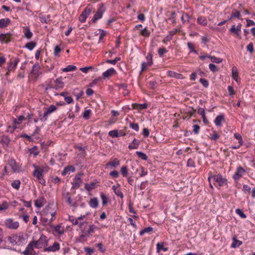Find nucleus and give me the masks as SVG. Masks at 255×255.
<instances>
[{
    "mask_svg": "<svg viewBox=\"0 0 255 255\" xmlns=\"http://www.w3.org/2000/svg\"><path fill=\"white\" fill-rule=\"evenodd\" d=\"M225 121V117L223 114L218 116L214 121V123L217 127H221L222 126V123Z\"/></svg>",
    "mask_w": 255,
    "mask_h": 255,
    "instance_id": "nucleus-20",
    "label": "nucleus"
},
{
    "mask_svg": "<svg viewBox=\"0 0 255 255\" xmlns=\"http://www.w3.org/2000/svg\"><path fill=\"white\" fill-rule=\"evenodd\" d=\"M105 11L106 8L104 6V4L103 3L100 4L97 11H96L92 18L93 22H97V20L102 18V17H103V15Z\"/></svg>",
    "mask_w": 255,
    "mask_h": 255,
    "instance_id": "nucleus-7",
    "label": "nucleus"
},
{
    "mask_svg": "<svg viewBox=\"0 0 255 255\" xmlns=\"http://www.w3.org/2000/svg\"><path fill=\"white\" fill-rule=\"evenodd\" d=\"M25 66L24 65L21 67L20 70L18 71V77L21 78L24 77L25 74Z\"/></svg>",
    "mask_w": 255,
    "mask_h": 255,
    "instance_id": "nucleus-54",
    "label": "nucleus"
},
{
    "mask_svg": "<svg viewBox=\"0 0 255 255\" xmlns=\"http://www.w3.org/2000/svg\"><path fill=\"white\" fill-rule=\"evenodd\" d=\"M236 214L240 216V217L242 219H246L247 218L246 215L243 212V211L240 209H237L235 211Z\"/></svg>",
    "mask_w": 255,
    "mask_h": 255,
    "instance_id": "nucleus-55",
    "label": "nucleus"
},
{
    "mask_svg": "<svg viewBox=\"0 0 255 255\" xmlns=\"http://www.w3.org/2000/svg\"><path fill=\"white\" fill-rule=\"evenodd\" d=\"M34 245L30 242L27 246L25 251L23 252L24 255H38V254L34 250Z\"/></svg>",
    "mask_w": 255,
    "mask_h": 255,
    "instance_id": "nucleus-10",
    "label": "nucleus"
},
{
    "mask_svg": "<svg viewBox=\"0 0 255 255\" xmlns=\"http://www.w3.org/2000/svg\"><path fill=\"white\" fill-rule=\"evenodd\" d=\"M54 231L59 234L62 235L64 233V228L63 227L61 226L60 225H57L53 227Z\"/></svg>",
    "mask_w": 255,
    "mask_h": 255,
    "instance_id": "nucleus-39",
    "label": "nucleus"
},
{
    "mask_svg": "<svg viewBox=\"0 0 255 255\" xmlns=\"http://www.w3.org/2000/svg\"><path fill=\"white\" fill-rule=\"evenodd\" d=\"M109 135L113 138L119 137L118 130L115 129L111 130L109 132Z\"/></svg>",
    "mask_w": 255,
    "mask_h": 255,
    "instance_id": "nucleus-51",
    "label": "nucleus"
},
{
    "mask_svg": "<svg viewBox=\"0 0 255 255\" xmlns=\"http://www.w3.org/2000/svg\"><path fill=\"white\" fill-rule=\"evenodd\" d=\"M92 10V6L89 5L84 9L82 13L84 14L86 17H88L91 13Z\"/></svg>",
    "mask_w": 255,
    "mask_h": 255,
    "instance_id": "nucleus-44",
    "label": "nucleus"
},
{
    "mask_svg": "<svg viewBox=\"0 0 255 255\" xmlns=\"http://www.w3.org/2000/svg\"><path fill=\"white\" fill-rule=\"evenodd\" d=\"M247 173V171L241 166H237L236 171L233 175V178L235 181L239 180L241 177L244 176Z\"/></svg>",
    "mask_w": 255,
    "mask_h": 255,
    "instance_id": "nucleus-8",
    "label": "nucleus"
},
{
    "mask_svg": "<svg viewBox=\"0 0 255 255\" xmlns=\"http://www.w3.org/2000/svg\"><path fill=\"white\" fill-rule=\"evenodd\" d=\"M164 245V243H158L156 244V250L157 253H159L161 251L163 252H167L168 250V248L167 247H165Z\"/></svg>",
    "mask_w": 255,
    "mask_h": 255,
    "instance_id": "nucleus-36",
    "label": "nucleus"
},
{
    "mask_svg": "<svg viewBox=\"0 0 255 255\" xmlns=\"http://www.w3.org/2000/svg\"><path fill=\"white\" fill-rule=\"evenodd\" d=\"M100 197L102 201V204L103 206H105L107 204L108 202V198L106 195L103 192L100 194Z\"/></svg>",
    "mask_w": 255,
    "mask_h": 255,
    "instance_id": "nucleus-46",
    "label": "nucleus"
},
{
    "mask_svg": "<svg viewBox=\"0 0 255 255\" xmlns=\"http://www.w3.org/2000/svg\"><path fill=\"white\" fill-rule=\"evenodd\" d=\"M121 172L124 177H128V171L127 166L124 165L121 168Z\"/></svg>",
    "mask_w": 255,
    "mask_h": 255,
    "instance_id": "nucleus-41",
    "label": "nucleus"
},
{
    "mask_svg": "<svg viewBox=\"0 0 255 255\" xmlns=\"http://www.w3.org/2000/svg\"><path fill=\"white\" fill-rule=\"evenodd\" d=\"M200 82L202 84V85L205 87L207 88L209 86V82L205 79L201 78L199 80Z\"/></svg>",
    "mask_w": 255,
    "mask_h": 255,
    "instance_id": "nucleus-63",
    "label": "nucleus"
},
{
    "mask_svg": "<svg viewBox=\"0 0 255 255\" xmlns=\"http://www.w3.org/2000/svg\"><path fill=\"white\" fill-rule=\"evenodd\" d=\"M4 171L7 172V170H11L13 173L16 172V161L11 159L8 160L7 165L4 167Z\"/></svg>",
    "mask_w": 255,
    "mask_h": 255,
    "instance_id": "nucleus-11",
    "label": "nucleus"
},
{
    "mask_svg": "<svg viewBox=\"0 0 255 255\" xmlns=\"http://www.w3.org/2000/svg\"><path fill=\"white\" fill-rule=\"evenodd\" d=\"M16 67V58L11 59L9 62L8 63L7 65V70L8 72L6 73V75H8L9 73L12 71H14L15 68Z\"/></svg>",
    "mask_w": 255,
    "mask_h": 255,
    "instance_id": "nucleus-16",
    "label": "nucleus"
},
{
    "mask_svg": "<svg viewBox=\"0 0 255 255\" xmlns=\"http://www.w3.org/2000/svg\"><path fill=\"white\" fill-rule=\"evenodd\" d=\"M10 20L8 18H1L0 19V27L4 28L6 27L9 23Z\"/></svg>",
    "mask_w": 255,
    "mask_h": 255,
    "instance_id": "nucleus-35",
    "label": "nucleus"
},
{
    "mask_svg": "<svg viewBox=\"0 0 255 255\" xmlns=\"http://www.w3.org/2000/svg\"><path fill=\"white\" fill-rule=\"evenodd\" d=\"M91 113L92 111L90 109L86 110L83 114V117L85 120H88Z\"/></svg>",
    "mask_w": 255,
    "mask_h": 255,
    "instance_id": "nucleus-50",
    "label": "nucleus"
},
{
    "mask_svg": "<svg viewBox=\"0 0 255 255\" xmlns=\"http://www.w3.org/2000/svg\"><path fill=\"white\" fill-rule=\"evenodd\" d=\"M235 138L238 140V146L237 147H231L232 149H238L243 144V140L242 136L238 133H235L234 135Z\"/></svg>",
    "mask_w": 255,
    "mask_h": 255,
    "instance_id": "nucleus-23",
    "label": "nucleus"
},
{
    "mask_svg": "<svg viewBox=\"0 0 255 255\" xmlns=\"http://www.w3.org/2000/svg\"><path fill=\"white\" fill-rule=\"evenodd\" d=\"M57 109V107L53 105H50L48 107L44 108V113L43 114V118L44 120H47L49 116L56 112Z\"/></svg>",
    "mask_w": 255,
    "mask_h": 255,
    "instance_id": "nucleus-9",
    "label": "nucleus"
},
{
    "mask_svg": "<svg viewBox=\"0 0 255 255\" xmlns=\"http://www.w3.org/2000/svg\"><path fill=\"white\" fill-rule=\"evenodd\" d=\"M152 64L153 63H150L148 61L142 62L141 65V72L145 71L148 67L151 66Z\"/></svg>",
    "mask_w": 255,
    "mask_h": 255,
    "instance_id": "nucleus-43",
    "label": "nucleus"
},
{
    "mask_svg": "<svg viewBox=\"0 0 255 255\" xmlns=\"http://www.w3.org/2000/svg\"><path fill=\"white\" fill-rule=\"evenodd\" d=\"M167 51L166 49L164 47H160L157 50L158 54L160 57H163L164 55L166 53Z\"/></svg>",
    "mask_w": 255,
    "mask_h": 255,
    "instance_id": "nucleus-45",
    "label": "nucleus"
},
{
    "mask_svg": "<svg viewBox=\"0 0 255 255\" xmlns=\"http://www.w3.org/2000/svg\"><path fill=\"white\" fill-rule=\"evenodd\" d=\"M135 153L138 156V157H139L141 159L144 160L147 159V156L145 153L139 151H137Z\"/></svg>",
    "mask_w": 255,
    "mask_h": 255,
    "instance_id": "nucleus-52",
    "label": "nucleus"
},
{
    "mask_svg": "<svg viewBox=\"0 0 255 255\" xmlns=\"http://www.w3.org/2000/svg\"><path fill=\"white\" fill-rule=\"evenodd\" d=\"M120 164V161L118 158H114L106 163V168H109L110 167L116 168Z\"/></svg>",
    "mask_w": 255,
    "mask_h": 255,
    "instance_id": "nucleus-17",
    "label": "nucleus"
},
{
    "mask_svg": "<svg viewBox=\"0 0 255 255\" xmlns=\"http://www.w3.org/2000/svg\"><path fill=\"white\" fill-rule=\"evenodd\" d=\"M62 196L63 200H65V202L68 205L71 206L73 205L71 198V193L70 192L64 191L62 192Z\"/></svg>",
    "mask_w": 255,
    "mask_h": 255,
    "instance_id": "nucleus-15",
    "label": "nucleus"
},
{
    "mask_svg": "<svg viewBox=\"0 0 255 255\" xmlns=\"http://www.w3.org/2000/svg\"><path fill=\"white\" fill-rule=\"evenodd\" d=\"M5 226L10 229H16V222H14L12 219H6L5 221Z\"/></svg>",
    "mask_w": 255,
    "mask_h": 255,
    "instance_id": "nucleus-22",
    "label": "nucleus"
},
{
    "mask_svg": "<svg viewBox=\"0 0 255 255\" xmlns=\"http://www.w3.org/2000/svg\"><path fill=\"white\" fill-rule=\"evenodd\" d=\"M197 21L198 24L202 26H206L207 25L208 21L205 16L200 15L197 19Z\"/></svg>",
    "mask_w": 255,
    "mask_h": 255,
    "instance_id": "nucleus-33",
    "label": "nucleus"
},
{
    "mask_svg": "<svg viewBox=\"0 0 255 255\" xmlns=\"http://www.w3.org/2000/svg\"><path fill=\"white\" fill-rule=\"evenodd\" d=\"M85 217H86L85 215H83V216L81 215L78 218H75L73 216H69L68 220L70 222H71L72 223V224L74 225H79L80 226V223H82L81 222V220H82Z\"/></svg>",
    "mask_w": 255,
    "mask_h": 255,
    "instance_id": "nucleus-12",
    "label": "nucleus"
},
{
    "mask_svg": "<svg viewBox=\"0 0 255 255\" xmlns=\"http://www.w3.org/2000/svg\"><path fill=\"white\" fill-rule=\"evenodd\" d=\"M13 124L12 126L7 127L6 129V131L7 132L13 133L16 129V119H13Z\"/></svg>",
    "mask_w": 255,
    "mask_h": 255,
    "instance_id": "nucleus-42",
    "label": "nucleus"
},
{
    "mask_svg": "<svg viewBox=\"0 0 255 255\" xmlns=\"http://www.w3.org/2000/svg\"><path fill=\"white\" fill-rule=\"evenodd\" d=\"M116 73V71L114 68H111L103 73V77L104 78H109Z\"/></svg>",
    "mask_w": 255,
    "mask_h": 255,
    "instance_id": "nucleus-21",
    "label": "nucleus"
},
{
    "mask_svg": "<svg viewBox=\"0 0 255 255\" xmlns=\"http://www.w3.org/2000/svg\"><path fill=\"white\" fill-rule=\"evenodd\" d=\"M140 144V141L135 138H134L133 141L130 143L128 146L129 149H136L138 148Z\"/></svg>",
    "mask_w": 255,
    "mask_h": 255,
    "instance_id": "nucleus-24",
    "label": "nucleus"
},
{
    "mask_svg": "<svg viewBox=\"0 0 255 255\" xmlns=\"http://www.w3.org/2000/svg\"><path fill=\"white\" fill-rule=\"evenodd\" d=\"M61 51V49L59 46H56L54 49V55L55 56H59V53Z\"/></svg>",
    "mask_w": 255,
    "mask_h": 255,
    "instance_id": "nucleus-61",
    "label": "nucleus"
},
{
    "mask_svg": "<svg viewBox=\"0 0 255 255\" xmlns=\"http://www.w3.org/2000/svg\"><path fill=\"white\" fill-rule=\"evenodd\" d=\"M31 242L34 245V247L36 249H41L42 247H44L45 248H46L48 245L47 237L43 234L40 236L38 240Z\"/></svg>",
    "mask_w": 255,
    "mask_h": 255,
    "instance_id": "nucleus-5",
    "label": "nucleus"
},
{
    "mask_svg": "<svg viewBox=\"0 0 255 255\" xmlns=\"http://www.w3.org/2000/svg\"><path fill=\"white\" fill-rule=\"evenodd\" d=\"M132 107L134 109L141 110L143 109H146L147 108V104L146 103L144 104H137L134 103L131 105Z\"/></svg>",
    "mask_w": 255,
    "mask_h": 255,
    "instance_id": "nucleus-29",
    "label": "nucleus"
},
{
    "mask_svg": "<svg viewBox=\"0 0 255 255\" xmlns=\"http://www.w3.org/2000/svg\"><path fill=\"white\" fill-rule=\"evenodd\" d=\"M242 190L245 194L251 193V188L248 185H244Z\"/></svg>",
    "mask_w": 255,
    "mask_h": 255,
    "instance_id": "nucleus-59",
    "label": "nucleus"
},
{
    "mask_svg": "<svg viewBox=\"0 0 255 255\" xmlns=\"http://www.w3.org/2000/svg\"><path fill=\"white\" fill-rule=\"evenodd\" d=\"M87 229L89 232L90 235H91V234L94 233L95 231L98 229V228L95 225H91L87 227Z\"/></svg>",
    "mask_w": 255,
    "mask_h": 255,
    "instance_id": "nucleus-58",
    "label": "nucleus"
},
{
    "mask_svg": "<svg viewBox=\"0 0 255 255\" xmlns=\"http://www.w3.org/2000/svg\"><path fill=\"white\" fill-rule=\"evenodd\" d=\"M60 244L57 242H54L52 246L44 249V252H55L60 250Z\"/></svg>",
    "mask_w": 255,
    "mask_h": 255,
    "instance_id": "nucleus-14",
    "label": "nucleus"
},
{
    "mask_svg": "<svg viewBox=\"0 0 255 255\" xmlns=\"http://www.w3.org/2000/svg\"><path fill=\"white\" fill-rule=\"evenodd\" d=\"M35 46L36 43L33 41L27 43L25 46V47L29 50H33Z\"/></svg>",
    "mask_w": 255,
    "mask_h": 255,
    "instance_id": "nucleus-48",
    "label": "nucleus"
},
{
    "mask_svg": "<svg viewBox=\"0 0 255 255\" xmlns=\"http://www.w3.org/2000/svg\"><path fill=\"white\" fill-rule=\"evenodd\" d=\"M33 166L34 168V170L33 172V176L36 177V180L39 181V183L43 186H45L46 181L43 178L44 169L35 164H33Z\"/></svg>",
    "mask_w": 255,
    "mask_h": 255,
    "instance_id": "nucleus-2",
    "label": "nucleus"
},
{
    "mask_svg": "<svg viewBox=\"0 0 255 255\" xmlns=\"http://www.w3.org/2000/svg\"><path fill=\"white\" fill-rule=\"evenodd\" d=\"M208 179L210 183H211V180L212 179L214 181V185L216 187L223 186L224 184H226L227 182V179L223 177L220 174L211 175L209 176Z\"/></svg>",
    "mask_w": 255,
    "mask_h": 255,
    "instance_id": "nucleus-1",
    "label": "nucleus"
},
{
    "mask_svg": "<svg viewBox=\"0 0 255 255\" xmlns=\"http://www.w3.org/2000/svg\"><path fill=\"white\" fill-rule=\"evenodd\" d=\"M209 68L212 72H216L218 71V69L217 68L216 65L214 64H210L209 65Z\"/></svg>",
    "mask_w": 255,
    "mask_h": 255,
    "instance_id": "nucleus-64",
    "label": "nucleus"
},
{
    "mask_svg": "<svg viewBox=\"0 0 255 255\" xmlns=\"http://www.w3.org/2000/svg\"><path fill=\"white\" fill-rule=\"evenodd\" d=\"M9 141L10 139L9 137L6 135H3L0 138V143L5 148L8 147Z\"/></svg>",
    "mask_w": 255,
    "mask_h": 255,
    "instance_id": "nucleus-28",
    "label": "nucleus"
},
{
    "mask_svg": "<svg viewBox=\"0 0 255 255\" xmlns=\"http://www.w3.org/2000/svg\"><path fill=\"white\" fill-rule=\"evenodd\" d=\"M211 130L212 132L210 133L209 137L211 140L217 141L220 138L221 135L220 133L214 129L213 128H212Z\"/></svg>",
    "mask_w": 255,
    "mask_h": 255,
    "instance_id": "nucleus-18",
    "label": "nucleus"
},
{
    "mask_svg": "<svg viewBox=\"0 0 255 255\" xmlns=\"http://www.w3.org/2000/svg\"><path fill=\"white\" fill-rule=\"evenodd\" d=\"M242 242L237 239L236 237L233 238V243L232 244L231 247L233 248H236L239 247L242 244Z\"/></svg>",
    "mask_w": 255,
    "mask_h": 255,
    "instance_id": "nucleus-40",
    "label": "nucleus"
},
{
    "mask_svg": "<svg viewBox=\"0 0 255 255\" xmlns=\"http://www.w3.org/2000/svg\"><path fill=\"white\" fill-rule=\"evenodd\" d=\"M232 76L233 79L236 82H238L239 80V74L237 68L234 66L232 69Z\"/></svg>",
    "mask_w": 255,
    "mask_h": 255,
    "instance_id": "nucleus-34",
    "label": "nucleus"
},
{
    "mask_svg": "<svg viewBox=\"0 0 255 255\" xmlns=\"http://www.w3.org/2000/svg\"><path fill=\"white\" fill-rule=\"evenodd\" d=\"M75 171V168L72 165H68L65 167L62 171L61 174L65 176L67 174H70V172H74Z\"/></svg>",
    "mask_w": 255,
    "mask_h": 255,
    "instance_id": "nucleus-25",
    "label": "nucleus"
},
{
    "mask_svg": "<svg viewBox=\"0 0 255 255\" xmlns=\"http://www.w3.org/2000/svg\"><path fill=\"white\" fill-rule=\"evenodd\" d=\"M238 29L236 27L235 25H233L232 27L230 29L229 32L232 34H234L236 35H240V31L237 30Z\"/></svg>",
    "mask_w": 255,
    "mask_h": 255,
    "instance_id": "nucleus-49",
    "label": "nucleus"
},
{
    "mask_svg": "<svg viewBox=\"0 0 255 255\" xmlns=\"http://www.w3.org/2000/svg\"><path fill=\"white\" fill-rule=\"evenodd\" d=\"M29 152L31 154H33L35 156H36L39 154V151H38V147L36 146H34L33 147L29 149Z\"/></svg>",
    "mask_w": 255,
    "mask_h": 255,
    "instance_id": "nucleus-57",
    "label": "nucleus"
},
{
    "mask_svg": "<svg viewBox=\"0 0 255 255\" xmlns=\"http://www.w3.org/2000/svg\"><path fill=\"white\" fill-rule=\"evenodd\" d=\"M152 231H153V228L152 227H149L145 228L140 232L139 235L140 236H143L144 234L151 232Z\"/></svg>",
    "mask_w": 255,
    "mask_h": 255,
    "instance_id": "nucleus-53",
    "label": "nucleus"
},
{
    "mask_svg": "<svg viewBox=\"0 0 255 255\" xmlns=\"http://www.w3.org/2000/svg\"><path fill=\"white\" fill-rule=\"evenodd\" d=\"M46 202V199L43 196H39L35 202V206L40 208L42 207Z\"/></svg>",
    "mask_w": 255,
    "mask_h": 255,
    "instance_id": "nucleus-19",
    "label": "nucleus"
},
{
    "mask_svg": "<svg viewBox=\"0 0 255 255\" xmlns=\"http://www.w3.org/2000/svg\"><path fill=\"white\" fill-rule=\"evenodd\" d=\"M86 225H87V222H83L80 224L79 227L81 231L80 233L79 240L81 242L86 241L87 238L90 235L87 228L85 227Z\"/></svg>",
    "mask_w": 255,
    "mask_h": 255,
    "instance_id": "nucleus-4",
    "label": "nucleus"
},
{
    "mask_svg": "<svg viewBox=\"0 0 255 255\" xmlns=\"http://www.w3.org/2000/svg\"><path fill=\"white\" fill-rule=\"evenodd\" d=\"M77 69V67L72 65H68L66 68H64L63 69V71L65 72H70V71H73L76 70Z\"/></svg>",
    "mask_w": 255,
    "mask_h": 255,
    "instance_id": "nucleus-47",
    "label": "nucleus"
},
{
    "mask_svg": "<svg viewBox=\"0 0 255 255\" xmlns=\"http://www.w3.org/2000/svg\"><path fill=\"white\" fill-rule=\"evenodd\" d=\"M82 183V180L81 178V174H78L75 176L72 184V188L73 189H78L79 188Z\"/></svg>",
    "mask_w": 255,
    "mask_h": 255,
    "instance_id": "nucleus-13",
    "label": "nucleus"
},
{
    "mask_svg": "<svg viewBox=\"0 0 255 255\" xmlns=\"http://www.w3.org/2000/svg\"><path fill=\"white\" fill-rule=\"evenodd\" d=\"M10 41V37L8 33H1L0 34V42L7 43Z\"/></svg>",
    "mask_w": 255,
    "mask_h": 255,
    "instance_id": "nucleus-31",
    "label": "nucleus"
},
{
    "mask_svg": "<svg viewBox=\"0 0 255 255\" xmlns=\"http://www.w3.org/2000/svg\"><path fill=\"white\" fill-rule=\"evenodd\" d=\"M22 32L24 37L27 39H30L32 36V33L31 32L30 28L27 26H24L22 28Z\"/></svg>",
    "mask_w": 255,
    "mask_h": 255,
    "instance_id": "nucleus-27",
    "label": "nucleus"
},
{
    "mask_svg": "<svg viewBox=\"0 0 255 255\" xmlns=\"http://www.w3.org/2000/svg\"><path fill=\"white\" fill-rule=\"evenodd\" d=\"M89 206L93 208H97L99 205V201L97 198H93L90 199L89 203Z\"/></svg>",
    "mask_w": 255,
    "mask_h": 255,
    "instance_id": "nucleus-37",
    "label": "nucleus"
},
{
    "mask_svg": "<svg viewBox=\"0 0 255 255\" xmlns=\"http://www.w3.org/2000/svg\"><path fill=\"white\" fill-rule=\"evenodd\" d=\"M187 166L188 167H195V163L194 160L192 158H189L187 162Z\"/></svg>",
    "mask_w": 255,
    "mask_h": 255,
    "instance_id": "nucleus-60",
    "label": "nucleus"
},
{
    "mask_svg": "<svg viewBox=\"0 0 255 255\" xmlns=\"http://www.w3.org/2000/svg\"><path fill=\"white\" fill-rule=\"evenodd\" d=\"M54 84V89L58 90L64 87V83L62 81L61 78H58L53 81Z\"/></svg>",
    "mask_w": 255,
    "mask_h": 255,
    "instance_id": "nucleus-26",
    "label": "nucleus"
},
{
    "mask_svg": "<svg viewBox=\"0 0 255 255\" xmlns=\"http://www.w3.org/2000/svg\"><path fill=\"white\" fill-rule=\"evenodd\" d=\"M40 69V67L38 64L33 65L32 71L28 76V79L30 82H35L37 81L39 76L41 74Z\"/></svg>",
    "mask_w": 255,
    "mask_h": 255,
    "instance_id": "nucleus-3",
    "label": "nucleus"
},
{
    "mask_svg": "<svg viewBox=\"0 0 255 255\" xmlns=\"http://www.w3.org/2000/svg\"><path fill=\"white\" fill-rule=\"evenodd\" d=\"M53 79H50L49 81H47L45 82V84L46 87L45 88V91H47L49 89H54V84Z\"/></svg>",
    "mask_w": 255,
    "mask_h": 255,
    "instance_id": "nucleus-38",
    "label": "nucleus"
},
{
    "mask_svg": "<svg viewBox=\"0 0 255 255\" xmlns=\"http://www.w3.org/2000/svg\"><path fill=\"white\" fill-rule=\"evenodd\" d=\"M112 189L113 190L115 194L118 197H121V198H123L124 197L123 194L122 192L121 191V190L120 188V185L118 184V186H116V185H113L112 186Z\"/></svg>",
    "mask_w": 255,
    "mask_h": 255,
    "instance_id": "nucleus-30",
    "label": "nucleus"
},
{
    "mask_svg": "<svg viewBox=\"0 0 255 255\" xmlns=\"http://www.w3.org/2000/svg\"><path fill=\"white\" fill-rule=\"evenodd\" d=\"M140 34L144 36L148 37L150 34V31L147 29V27H145L140 31Z\"/></svg>",
    "mask_w": 255,
    "mask_h": 255,
    "instance_id": "nucleus-56",
    "label": "nucleus"
},
{
    "mask_svg": "<svg viewBox=\"0 0 255 255\" xmlns=\"http://www.w3.org/2000/svg\"><path fill=\"white\" fill-rule=\"evenodd\" d=\"M211 60L213 62L217 63H220L222 61V59L220 58H217L215 56H210Z\"/></svg>",
    "mask_w": 255,
    "mask_h": 255,
    "instance_id": "nucleus-62",
    "label": "nucleus"
},
{
    "mask_svg": "<svg viewBox=\"0 0 255 255\" xmlns=\"http://www.w3.org/2000/svg\"><path fill=\"white\" fill-rule=\"evenodd\" d=\"M26 242V235L24 234H19L17 241V245L24 244Z\"/></svg>",
    "mask_w": 255,
    "mask_h": 255,
    "instance_id": "nucleus-32",
    "label": "nucleus"
},
{
    "mask_svg": "<svg viewBox=\"0 0 255 255\" xmlns=\"http://www.w3.org/2000/svg\"><path fill=\"white\" fill-rule=\"evenodd\" d=\"M46 219L45 222L48 224L51 223L55 219L56 212L54 210H51L50 206H47L44 210Z\"/></svg>",
    "mask_w": 255,
    "mask_h": 255,
    "instance_id": "nucleus-6",
    "label": "nucleus"
}]
</instances>
